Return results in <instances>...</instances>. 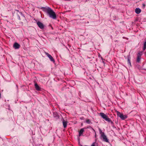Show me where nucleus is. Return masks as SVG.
<instances>
[{
	"instance_id": "1",
	"label": "nucleus",
	"mask_w": 146,
	"mask_h": 146,
	"mask_svg": "<svg viewBox=\"0 0 146 146\" xmlns=\"http://www.w3.org/2000/svg\"><path fill=\"white\" fill-rule=\"evenodd\" d=\"M46 12L49 15V17L53 19H56V15L55 12L53 10L49 7H48L46 9Z\"/></svg>"
},
{
	"instance_id": "2",
	"label": "nucleus",
	"mask_w": 146,
	"mask_h": 146,
	"mask_svg": "<svg viewBox=\"0 0 146 146\" xmlns=\"http://www.w3.org/2000/svg\"><path fill=\"white\" fill-rule=\"evenodd\" d=\"M99 130L100 134L101 135V137L103 138V141L108 142L109 141L106 136L105 135L104 132H102V131L100 128H99Z\"/></svg>"
},
{
	"instance_id": "3",
	"label": "nucleus",
	"mask_w": 146,
	"mask_h": 146,
	"mask_svg": "<svg viewBox=\"0 0 146 146\" xmlns=\"http://www.w3.org/2000/svg\"><path fill=\"white\" fill-rule=\"evenodd\" d=\"M116 112L117 116L119 117L121 119L123 120L127 118V115H124L122 113L118 111H117Z\"/></svg>"
},
{
	"instance_id": "4",
	"label": "nucleus",
	"mask_w": 146,
	"mask_h": 146,
	"mask_svg": "<svg viewBox=\"0 0 146 146\" xmlns=\"http://www.w3.org/2000/svg\"><path fill=\"white\" fill-rule=\"evenodd\" d=\"M100 115L102 118L105 119L106 121H108L109 122L111 121L110 119L108 117V116L106 115L104 113H100Z\"/></svg>"
},
{
	"instance_id": "5",
	"label": "nucleus",
	"mask_w": 146,
	"mask_h": 146,
	"mask_svg": "<svg viewBox=\"0 0 146 146\" xmlns=\"http://www.w3.org/2000/svg\"><path fill=\"white\" fill-rule=\"evenodd\" d=\"M45 53L46 54V55L50 59V60L51 61H52L53 62H54L55 60L54 59H53V57L50 55L48 53L46 52H45Z\"/></svg>"
},
{
	"instance_id": "6",
	"label": "nucleus",
	"mask_w": 146,
	"mask_h": 146,
	"mask_svg": "<svg viewBox=\"0 0 146 146\" xmlns=\"http://www.w3.org/2000/svg\"><path fill=\"white\" fill-rule=\"evenodd\" d=\"M37 25L38 27L41 29H43L44 28V25L40 21H38L37 23Z\"/></svg>"
},
{
	"instance_id": "7",
	"label": "nucleus",
	"mask_w": 146,
	"mask_h": 146,
	"mask_svg": "<svg viewBox=\"0 0 146 146\" xmlns=\"http://www.w3.org/2000/svg\"><path fill=\"white\" fill-rule=\"evenodd\" d=\"M13 47L15 49L19 48L20 47V45L17 43H15L13 45Z\"/></svg>"
},
{
	"instance_id": "8",
	"label": "nucleus",
	"mask_w": 146,
	"mask_h": 146,
	"mask_svg": "<svg viewBox=\"0 0 146 146\" xmlns=\"http://www.w3.org/2000/svg\"><path fill=\"white\" fill-rule=\"evenodd\" d=\"M141 11V10L139 8H136L135 9V12L137 14H139Z\"/></svg>"
},
{
	"instance_id": "9",
	"label": "nucleus",
	"mask_w": 146,
	"mask_h": 146,
	"mask_svg": "<svg viewBox=\"0 0 146 146\" xmlns=\"http://www.w3.org/2000/svg\"><path fill=\"white\" fill-rule=\"evenodd\" d=\"M63 127L64 128H66L67 126V121H65V120H63Z\"/></svg>"
},
{
	"instance_id": "10",
	"label": "nucleus",
	"mask_w": 146,
	"mask_h": 146,
	"mask_svg": "<svg viewBox=\"0 0 146 146\" xmlns=\"http://www.w3.org/2000/svg\"><path fill=\"white\" fill-rule=\"evenodd\" d=\"M35 88L36 90H40V88L37 84H35Z\"/></svg>"
},
{
	"instance_id": "11",
	"label": "nucleus",
	"mask_w": 146,
	"mask_h": 146,
	"mask_svg": "<svg viewBox=\"0 0 146 146\" xmlns=\"http://www.w3.org/2000/svg\"><path fill=\"white\" fill-rule=\"evenodd\" d=\"M84 130L83 128L81 129L79 132V136H80L83 134Z\"/></svg>"
},
{
	"instance_id": "12",
	"label": "nucleus",
	"mask_w": 146,
	"mask_h": 146,
	"mask_svg": "<svg viewBox=\"0 0 146 146\" xmlns=\"http://www.w3.org/2000/svg\"><path fill=\"white\" fill-rule=\"evenodd\" d=\"M146 48V41L144 43L143 50H145Z\"/></svg>"
},
{
	"instance_id": "13",
	"label": "nucleus",
	"mask_w": 146,
	"mask_h": 146,
	"mask_svg": "<svg viewBox=\"0 0 146 146\" xmlns=\"http://www.w3.org/2000/svg\"><path fill=\"white\" fill-rule=\"evenodd\" d=\"M140 59L141 57L137 56V62H139L140 60Z\"/></svg>"
},
{
	"instance_id": "14",
	"label": "nucleus",
	"mask_w": 146,
	"mask_h": 146,
	"mask_svg": "<svg viewBox=\"0 0 146 146\" xmlns=\"http://www.w3.org/2000/svg\"><path fill=\"white\" fill-rule=\"evenodd\" d=\"M141 55H142V53L141 52H139L138 53V54H137V56L140 57H141Z\"/></svg>"
},
{
	"instance_id": "15",
	"label": "nucleus",
	"mask_w": 146,
	"mask_h": 146,
	"mask_svg": "<svg viewBox=\"0 0 146 146\" xmlns=\"http://www.w3.org/2000/svg\"><path fill=\"white\" fill-rule=\"evenodd\" d=\"M86 122L88 124H90L91 123V121L89 119H87L86 120Z\"/></svg>"
},
{
	"instance_id": "16",
	"label": "nucleus",
	"mask_w": 146,
	"mask_h": 146,
	"mask_svg": "<svg viewBox=\"0 0 146 146\" xmlns=\"http://www.w3.org/2000/svg\"><path fill=\"white\" fill-rule=\"evenodd\" d=\"M128 63L131 66V63L130 62V60L129 59V58H128Z\"/></svg>"
},
{
	"instance_id": "17",
	"label": "nucleus",
	"mask_w": 146,
	"mask_h": 146,
	"mask_svg": "<svg viewBox=\"0 0 146 146\" xmlns=\"http://www.w3.org/2000/svg\"><path fill=\"white\" fill-rule=\"evenodd\" d=\"M143 7H144L145 6V5L144 4H143Z\"/></svg>"
}]
</instances>
